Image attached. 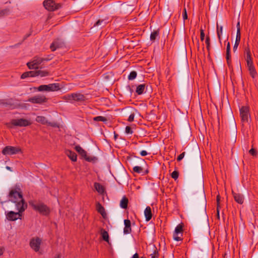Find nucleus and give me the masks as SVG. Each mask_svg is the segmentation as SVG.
<instances>
[{
	"label": "nucleus",
	"mask_w": 258,
	"mask_h": 258,
	"mask_svg": "<svg viewBox=\"0 0 258 258\" xmlns=\"http://www.w3.org/2000/svg\"><path fill=\"white\" fill-rule=\"evenodd\" d=\"M16 189H12L9 192V199L10 201L15 204L16 209L18 211L23 212L27 208V204L25 202L23 195L21 191Z\"/></svg>",
	"instance_id": "nucleus-1"
},
{
	"label": "nucleus",
	"mask_w": 258,
	"mask_h": 258,
	"mask_svg": "<svg viewBox=\"0 0 258 258\" xmlns=\"http://www.w3.org/2000/svg\"><path fill=\"white\" fill-rule=\"evenodd\" d=\"M31 122L30 120L24 118L13 119L10 122L7 123L8 128H12L14 126L25 127L30 125Z\"/></svg>",
	"instance_id": "nucleus-2"
},
{
	"label": "nucleus",
	"mask_w": 258,
	"mask_h": 258,
	"mask_svg": "<svg viewBox=\"0 0 258 258\" xmlns=\"http://www.w3.org/2000/svg\"><path fill=\"white\" fill-rule=\"evenodd\" d=\"M29 204L34 210L38 211L43 215L47 216L50 213V210L49 208L43 203H41L35 204L33 202H30Z\"/></svg>",
	"instance_id": "nucleus-3"
},
{
	"label": "nucleus",
	"mask_w": 258,
	"mask_h": 258,
	"mask_svg": "<svg viewBox=\"0 0 258 258\" xmlns=\"http://www.w3.org/2000/svg\"><path fill=\"white\" fill-rule=\"evenodd\" d=\"M51 58H42L38 56H35L33 58V60L30 62H28L27 63V66L29 69H35L37 70L38 69V65L40 64L42 62L44 61H48Z\"/></svg>",
	"instance_id": "nucleus-4"
},
{
	"label": "nucleus",
	"mask_w": 258,
	"mask_h": 258,
	"mask_svg": "<svg viewBox=\"0 0 258 258\" xmlns=\"http://www.w3.org/2000/svg\"><path fill=\"white\" fill-rule=\"evenodd\" d=\"M239 111L241 120L243 124L248 123L249 119H250L249 107L243 106L240 108Z\"/></svg>",
	"instance_id": "nucleus-5"
},
{
	"label": "nucleus",
	"mask_w": 258,
	"mask_h": 258,
	"mask_svg": "<svg viewBox=\"0 0 258 258\" xmlns=\"http://www.w3.org/2000/svg\"><path fill=\"white\" fill-rule=\"evenodd\" d=\"M43 6L49 11H54L61 7L60 4H56L53 0H45Z\"/></svg>",
	"instance_id": "nucleus-6"
},
{
	"label": "nucleus",
	"mask_w": 258,
	"mask_h": 258,
	"mask_svg": "<svg viewBox=\"0 0 258 258\" xmlns=\"http://www.w3.org/2000/svg\"><path fill=\"white\" fill-rule=\"evenodd\" d=\"M2 152L4 155H14L19 153H22V150L19 147L7 146L3 149Z\"/></svg>",
	"instance_id": "nucleus-7"
},
{
	"label": "nucleus",
	"mask_w": 258,
	"mask_h": 258,
	"mask_svg": "<svg viewBox=\"0 0 258 258\" xmlns=\"http://www.w3.org/2000/svg\"><path fill=\"white\" fill-rule=\"evenodd\" d=\"M47 100V98L44 95H37L29 98L27 101L33 104H42L46 102Z\"/></svg>",
	"instance_id": "nucleus-8"
},
{
	"label": "nucleus",
	"mask_w": 258,
	"mask_h": 258,
	"mask_svg": "<svg viewBox=\"0 0 258 258\" xmlns=\"http://www.w3.org/2000/svg\"><path fill=\"white\" fill-rule=\"evenodd\" d=\"M183 224L182 223L178 224L175 228L173 233V239L176 241H181L182 240L181 237L183 234Z\"/></svg>",
	"instance_id": "nucleus-9"
},
{
	"label": "nucleus",
	"mask_w": 258,
	"mask_h": 258,
	"mask_svg": "<svg viewBox=\"0 0 258 258\" xmlns=\"http://www.w3.org/2000/svg\"><path fill=\"white\" fill-rule=\"evenodd\" d=\"M22 213L23 212H20V211H18V212L10 211L6 214V218L10 221H16L18 219H21Z\"/></svg>",
	"instance_id": "nucleus-10"
},
{
	"label": "nucleus",
	"mask_w": 258,
	"mask_h": 258,
	"mask_svg": "<svg viewBox=\"0 0 258 258\" xmlns=\"http://www.w3.org/2000/svg\"><path fill=\"white\" fill-rule=\"evenodd\" d=\"M36 121L37 122L41 123L42 124H46L52 127H57V124L55 122H49L46 118L43 116H38L36 118Z\"/></svg>",
	"instance_id": "nucleus-11"
},
{
	"label": "nucleus",
	"mask_w": 258,
	"mask_h": 258,
	"mask_svg": "<svg viewBox=\"0 0 258 258\" xmlns=\"http://www.w3.org/2000/svg\"><path fill=\"white\" fill-rule=\"evenodd\" d=\"M41 240L37 237L36 238H32L30 242V245L31 247L34 249L36 252L38 251L40 249Z\"/></svg>",
	"instance_id": "nucleus-12"
},
{
	"label": "nucleus",
	"mask_w": 258,
	"mask_h": 258,
	"mask_svg": "<svg viewBox=\"0 0 258 258\" xmlns=\"http://www.w3.org/2000/svg\"><path fill=\"white\" fill-rule=\"evenodd\" d=\"M64 45V43L60 39H55L51 44L50 48L52 51H54L56 49L61 48Z\"/></svg>",
	"instance_id": "nucleus-13"
},
{
	"label": "nucleus",
	"mask_w": 258,
	"mask_h": 258,
	"mask_svg": "<svg viewBox=\"0 0 258 258\" xmlns=\"http://www.w3.org/2000/svg\"><path fill=\"white\" fill-rule=\"evenodd\" d=\"M201 190L203 192V209H204V213H205V217L207 218V215L206 212V195H205V191H204V182L203 180H202L201 182Z\"/></svg>",
	"instance_id": "nucleus-14"
},
{
	"label": "nucleus",
	"mask_w": 258,
	"mask_h": 258,
	"mask_svg": "<svg viewBox=\"0 0 258 258\" xmlns=\"http://www.w3.org/2000/svg\"><path fill=\"white\" fill-rule=\"evenodd\" d=\"M124 228L123 229V233L125 234H130L132 232L131 223L128 219L124 220Z\"/></svg>",
	"instance_id": "nucleus-15"
},
{
	"label": "nucleus",
	"mask_w": 258,
	"mask_h": 258,
	"mask_svg": "<svg viewBox=\"0 0 258 258\" xmlns=\"http://www.w3.org/2000/svg\"><path fill=\"white\" fill-rule=\"evenodd\" d=\"M96 210L97 212L101 215L104 219L106 218L107 214L106 213L105 209L99 202H98L96 204Z\"/></svg>",
	"instance_id": "nucleus-16"
},
{
	"label": "nucleus",
	"mask_w": 258,
	"mask_h": 258,
	"mask_svg": "<svg viewBox=\"0 0 258 258\" xmlns=\"http://www.w3.org/2000/svg\"><path fill=\"white\" fill-rule=\"evenodd\" d=\"M72 98L73 101H84L85 100V96L81 93H72Z\"/></svg>",
	"instance_id": "nucleus-17"
},
{
	"label": "nucleus",
	"mask_w": 258,
	"mask_h": 258,
	"mask_svg": "<svg viewBox=\"0 0 258 258\" xmlns=\"http://www.w3.org/2000/svg\"><path fill=\"white\" fill-rule=\"evenodd\" d=\"M232 195L234 200L238 204H242L244 202V198L242 195L234 192L232 191Z\"/></svg>",
	"instance_id": "nucleus-18"
},
{
	"label": "nucleus",
	"mask_w": 258,
	"mask_h": 258,
	"mask_svg": "<svg viewBox=\"0 0 258 258\" xmlns=\"http://www.w3.org/2000/svg\"><path fill=\"white\" fill-rule=\"evenodd\" d=\"M247 67L248 70L249 72V74H250V76L252 78H254L257 75V73L255 69L253 63H250V64H247Z\"/></svg>",
	"instance_id": "nucleus-19"
},
{
	"label": "nucleus",
	"mask_w": 258,
	"mask_h": 258,
	"mask_svg": "<svg viewBox=\"0 0 258 258\" xmlns=\"http://www.w3.org/2000/svg\"><path fill=\"white\" fill-rule=\"evenodd\" d=\"M144 214L146 221H149L152 217V213L151 211V208L149 206H147L145 211Z\"/></svg>",
	"instance_id": "nucleus-20"
},
{
	"label": "nucleus",
	"mask_w": 258,
	"mask_h": 258,
	"mask_svg": "<svg viewBox=\"0 0 258 258\" xmlns=\"http://www.w3.org/2000/svg\"><path fill=\"white\" fill-rule=\"evenodd\" d=\"M147 87L146 84L139 85L137 87L136 92L138 95H141L145 92V89H147Z\"/></svg>",
	"instance_id": "nucleus-21"
},
{
	"label": "nucleus",
	"mask_w": 258,
	"mask_h": 258,
	"mask_svg": "<svg viewBox=\"0 0 258 258\" xmlns=\"http://www.w3.org/2000/svg\"><path fill=\"white\" fill-rule=\"evenodd\" d=\"M0 104L5 106L14 107L15 104L13 102V99L10 98L7 100H2L0 101Z\"/></svg>",
	"instance_id": "nucleus-22"
},
{
	"label": "nucleus",
	"mask_w": 258,
	"mask_h": 258,
	"mask_svg": "<svg viewBox=\"0 0 258 258\" xmlns=\"http://www.w3.org/2000/svg\"><path fill=\"white\" fill-rule=\"evenodd\" d=\"M75 149L84 159L87 157V152L79 145L76 146Z\"/></svg>",
	"instance_id": "nucleus-23"
},
{
	"label": "nucleus",
	"mask_w": 258,
	"mask_h": 258,
	"mask_svg": "<svg viewBox=\"0 0 258 258\" xmlns=\"http://www.w3.org/2000/svg\"><path fill=\"white\" fill-rule=\"evenodd\" d=\"M47 87L48 92L57 91L60 89L59 85L58 83L49 84L47 85Z\"/></svg>",
	"instance_id": "nucleus-24"
},
{
	"label": "nucleus",
	"mask_w": 258,
	"mask_h": 258,
	"mask_svg": "<svg viewBox=\"0 0 258 258\" xmlns=\"http://www.w3.org/2000/svg\"><path fill=\"white\" fill-rule=\"evenodd\" d=\"M67 155L72 161L76 162L77 161V155L74 152L68 150L67 151Z\"/></svg>",
	"instance_id": "nucleus-25"
},
{
	"label": "nucleus",
	"mask_w": 258,
	"mask_h": 258,
	"mask_svg": "<svg viewBox=\"0 0 258 258\" xmlns=\"http://www.w3.org/2000/svg\"><path fill=\"white\" fill-rule=\"evenodd\" d=\"M217 34L219 42L221 44V36L223 33V26H219L218 24L217 23Z\"/></svg>",
	"instance_id": "nucleus-26"
},
{
	"label": "nucleus",
	"mask_w": 258,
	"mask_h": 258,
	"mask_svg": "<svg viewBox=\"0 0 258 258\" xmlns=\"http://www.w3.org/2000/svg\"><path fill=\"white\" fill-rule=\"evenodd\" d=\"M128 203V199L125 196H124L120 202V207L122 209H126L127 208Z\"/></svg>",
	"instance_id": "nucleus-27"
},
{
	"label": "nucleus",
	"mask_w": 258,
	"mask_h": 258,
	"mask_svg": "<svg viewBox=\"0 0 258 258\" xmlns=\"http://www.w3.org/2000/svg\"><path fill=\"white\" fill-rule=\"evenodd\" d=\"M94 186L99 194H102L104 192V188L100 183L95 182Z\"/></svg>",
	"instance_id": "nucleus-28"
},
{
	"label": "nucleus",
	"mask_w": 258,
	"mask_h": 258,
	"mask_svg": "<svg viewBox=\"0 0 258 258\" xmlns=\"http://www.w3.org/2000/svg\"><path fill=\"white\" fill-rule=\"evenodd\" d=\"M37 76L41 77H46L49 75V72L47 70H36Z\"/></svg>",
	"instance_id": "nucleus-29"
},
{
	"label": "nucleus",
	"mask_w": 258,
	"mask_h": 258,
	"mask_svg": "<svg viewBox=\"0 0 258 258\" xmlns=\"http://www.w3.org/2000/svg\"><path fill=\"white\" fill-rule=\"evenodd\" d=\"M159 35V30H155L151 32L150 35V40L154 42L157 37Z\"/></svg>",
	"instance_id": "nucleus-30"
},
{
	"label": "nucleus",
	"mask_w": 258,
	"mask_h": 258,
	"mask_svg": "<svg viewBox=\"0 0 258 258\" xmlns=\"http://www.w3.org/2000/svg\"><path fill=\"white\" fill-rule=\"evenodd\" d=\"M246 64H248L250 63H252V59L251 56L250 51L249 48H247V50H246Z\"/></svg>",
	"instance_id": "nucleus-31"
},
{
	"label": "nucleus",
	"mask_w": 258,
	"mask_h": 258,
	"mask_svg": "<svg viewBox=\"0 0 258 258\" xmlns=\"http://www.w3.org/2000/svg\"><path fill=\"white\" fill-rule=\"evenodd\" d=\"M107 24L105 20H99L94 24V26H100L101 28L104 27Z\"/></svg>",
	"instance_id": "nucleus-32"
},
{
	"label": "nucleus",
	"mask_w": 258,
	"mask_h": 258,
	"mask_svg": "<svg viewBox=\"0 0 258 258\" xmlns=\"http://www.w3.org/2000/svg\"><path fill=\"white\" fill-rule=\"evenodd\" d=\"M93 120L95 121H102L106 122L107 119L106 117L102 116H97L93 118Z\"/></svg>",
	"instance_id": "nucleus-33"
},
{
	"label": "nucleus",
	"mask_w": 258,
	"mask_h": 258,
	"mask_svg": "<svg viewBox=\"0 0 258 258\" xmlns=\"http://www.w3.org/2000/svg\"><path fill=\"white\" fill-rule=\"evenodd\" d=\"M101 235H102V239L104 241H105L106 242L109 241V235H108V232L106 231L103 230L102 231Z\"/></svg>",
	"instance_id": "nucleus-34"
},
{
	"label": "nucleus",
	"mask_w": 258,
	"mask_h": 258,
	"mask_svg": "<svg viewBox=\"0 0 258 258\" xmlns=\"http://www.w3.org/2000/svg\"><path fill=\"white\" fill-rule=\"evenodd\" d=\"M85 160L90 162H96L98 160V158L95 156H88L85 158Z\"/></svg>",
	"instance_id": "nucleus-35"
},
{
	"label": "nucleus",
	"mask_w": 258,
	"mask_h": 258,
	"mask_svg": "<svg viewBox=\"0 0 258 258\" xmlns=\"http://www.w3.org/2000/svg\"><path fill=\"white\" fill-rule=\"evenodd\" d=\"M38 91H47L48 92L47 85H42L37 88H35Z\"/></svg>",
	"instance_id": "nucleus-36"
},
{
	"label": "nucleus",
	"mask_w": 258,
	"mask_h": 258,
	"mask_svg": "<svg viewBox=\"0 0 258 258\" xmlns=\"http://www.w3.org/2000/svg\"><path fill=\"white\" fill-rule=\"evenodd\" d=\"M137 76V73L136 71H132L128 76V79L129 80H134Z\"/></svg>",
	"instance_id": "nucleus-37"
},
{
	"label": "nucleus",
	"mask_w": 258,
	"mask_h": 258,
	"mask_svg": "<svg viewBox=\"0 0 258 258\" xmlns=\"http://www.w3.org/2000/svg\"><path fill=\"white\" fill-rule=\"evenodd\" d=\"M72 93L71 94H67L62 97V99L66 100L67 102L72 103L73 102V98H72Z\"/></svg>",
	"instance_id": "nucleus-38"
},
{
	"label": "nucleus",
	"mask_w": 258,
	"mask_h": 258,
	"mask_svg": "<svg viewBox=\"0 0 258 258\" xmlns=\"http://www.w3.org/2000/svg\"><path fill=\"white\" fill-rule=\"evenodd\" d=\"M143 169L140 166H135L133 168V171L137 173H141L143 172Z\"/></svg>",
	"instance_id": "nucleus-39"
},
{
	"label": "nucleus",
	"mask_w": 258,
	"mask_h": 258,
	"mask_svg": "<svg viewBox=\"0 0 258 258\" xmlns=\"http://www.w3.org/2000/svg\"><path fill=\"white\" fill-rule=\"evenodd\" d=\"M205 43L207 45L206 46L207 49L208 51H209L210 48V38L209 36H207L206 38Z\"/></svg>",
	"instance_id": "nucleus-40"
},
{
	"label": "nucleus",
	"mask_w": 258,
	"mask_h": 258,
	"mask_svg": "<svg viewBox=\"0 0 258 258\" xmlns=\"http://www.w3.org/2000/svg\"><path fill=\"white\" fill-rule=\"evenodd\" d=\"M151 258H158L159 257V253L157 249V248L155 247V250L153 253L150 254Z\"/></svg>",
	"instance_id": "nucleus-41"
},
{
	"label": "nucleus",
	"mask_w": 258,
	"mask_h": 258,
	"mask_svg": "<svg viewBox=\"0 0 258 258\" xmlns=\"http://www.w3.org/2000/svg\"><path fill=\"white\" fill-rule=\"evenodd\" d=\"M171 175L172 178H173L174 180H176L179 176V172L177 171L174 170L172 172Z\"/></svg>",
	"instance_id": "nucleus-42"
},
{
	"label": "nucleus",
	"mask_w": 258,
	"mask_h": 258,
	"mask_svg": "<svg viewBox=\"0 0 258 258\" xmlns=\"http://www.w3.org/2000/svg\"><path fill=\"white\" fill-rule=\"evenodd\" d=\"M28 74L29 77H37L36 70L29 71Z\"/></svg>",
	"instance_id": "nucleus-43"
},
{
	"label": "nucleus",
	"mask_w": 258,
	"mask_h": 258,
	"mask_svg": "<svg viewBox=\"0 0 258 258\" xmlns=\"http://www.w3.org/2000/svg\"><path fill=\"white\" fill-rule=\"evenodd\" d=\"M240 39H241V34H240V32H239L238 30V31H237V32H236L235 41L240 42Z\"/></svg>",
	"instance_id": "nucleus-44"
},
{
	"label": "nucleus",
	"mask_w": 258,
	"mask_h": 258,
	"mask_svg": "<svg viewBox=\"0 0 258 258\" xmlns=\"http://www.w3.org/2000/svg\"><path fill=\"white\" fill-rule=\"evenodd\" d=\"M125 133L127 134H132L133 133L131 127L129 126H126L125 127Z\"/></svg>",
	"instance_id": "nucleus-45"
},
{
	"label": "nucleus",
	"mask_w": 258,
	"mask_h": 258,
	"mask_svg": "<svg viewBox=\"0 0 258 258\" xmlns=\"http://www.w3.org/2000/svg\"><path fill=\"white\" fill-rule=\"evenodd\" d=\"M249 153L250 155H251L253 156H256L257 155V152L253 148H251L249 151Z\"/></svg>",
	"instance_id": "nucleus-46"
},
{
	"label": "nucleus",
	"mask_w": 258,
	"mask_h": 258,
	"mask_svg": "<svg viewBox=\"0 0 258 258\" xmlns=\"http://www.w3.org/2000/svg\"><path fill=\"white\" fill-rule=\"evenodd\" d=\"M205 36V35L204 31V30L201 29L200 30V38H201V41H203L204 40Z\"/></svg>",
	"instance_id": "nucleus-47"
},
{
	"label": "nucleus",
	"mask_w": 258,
	"mask_h": 258,
	"mask_svg": "<svg viewBox=\"0 0 258 258\" xmlns=\"http://www.w3.org/2000/svg\"><path fill=\"white\" fill-rule=\"evenodd\" d=\"M182 17L184 20L187 19V14L186 12V9L184 8L183 13H182Z\"/></svg>",
	"instance_id": "nucleus-48"
},
{
	"label": "nucleus",
	"mask_w": 258,
	"mask_h": 258,
	"mask_svg": "<svg viewBox=\"0 0 258 258\" xmlns=\"http://www.w3.org/2000/svg\"><path fill=\"white\" fill-rule=\"evenodd\" d=\"M28 77H29L28 72H26L23 73L21 76V79H24Z\"/></svg>",
	"instance_id": "nucleus-49"
},
{
	"label": "nucleus",
	"mask_w": 258,
	"mask_h": 258,
	"mask_svg": "<svg viewBox=\"0 0 258 258\" xmlns=\"http://www.w3.org/2000/svg\"><path fill=\"white\" fill-rule=\"evenodd\" d=\"M220 196L219 195L217 196L216 197V202H217V209L220 208Z\"/></svg>",
	"instance_id": "nucleus-50"
},
{
	"label": "nucleus",
	"mask_w": 258,
	"mask_h": 258,
	"mask_svg": "<svg viewBox=\"0 0 258 258\" xmlns=\"http://www.w3.org/2000/svg\"><path fill=\"white\" fill-rule=\"evenodd\" d=\"M185 152L181 153L177 158V161H181L184 157Z\"/></svg>",
	"instance_id": "nucleus-51"
},
{
	"label": "nucleus",
	"mask_w": 258,
	"mask_h": 258,
	"mask_svg": "<svg viewBox=\"0 0 258 258\" xmlns=\"http://www.w3.org/2000/svg\"><path fill=\"white\" fill-rule=\"evenodd\" d=\"M135 115L134 113H132L128 117L127 121L129 122H132L134 121Z\"/></svg>",
	"instance_id": "nucleus-52"
},
{
	"label": "nucleus",
	"mask_w": 258,
	"mask_h": 258,
	"mask_svg": "<svg viewBox=\"0 0 258 258\" xmlns=\"http://www.w3.org/2000/svg\"><path fill=\"white\" fill-rule=\"evenodd\" d=\"M239 42H237V41H235V43H234V46H233V51H235L238 47V46L239 45Z\"/></svg>",
	"instance_id": "nucleus-53"
},
{
	"label": "nucleus",
	"mask_w": 258,
	"mask_h": 258,
	"mask_svg": "<svg viewBox=\"0 0 258 258\" xmlns=\"http://www.w3.org/2000/svg\"><path fill=\"white\" fill-rule=\"evenodd\" d=\"M226 60H229L231 58L230 52H226Z\"/></svg>",
	"instance_id": "nucleus-54"
},
{
	"label": "nucleus",
	"mask_w": 258,
	"mask_h": 258,
	"mask_svg": "<svg viewBox=\"0 0 258 258\" xmlns=\"http://www.w3.org/2000/svg\"><path fill=\"white\" fill-rule=\"evenodd\" d=\"M226 52H230V43L228 42L226 47Z\"/></svg>",
	"instance_id": "nucleus-55"
},
{
	"label": "nucleus",
	"mask_w": 258,
	"mask_h": 258,
	"mask_svg": "<svg viewBox=\"0 0 258 258\" xmlns=\"http://www.w3.org/2000/svg\"><path fill=\"white\" fill-rule=\"evenodd\" d=\"M148 154L147 152L146 151H145V150H143L141 152H140V155L142 156H146Z\"/></svg>",
	"instance_id": "nucleus-56"
},
{
	"label": "nucleus",
	"mask_w": 258,
	"mask_h": 258,
	"mask_svg": "<svg viewBox=\"0 0 258 258\" xmlns=\"http://www.w3.org/2000/svg\"><path fill=\"white\" fill-rule=\"evenodd\" d=\"M31 34H32V32H30L29 33L26 34V35L24 36V38H23V41H24V40H26L28 37H29L30 36H31Z\"/></svg>",
	"instance_id": "nucleus-57"
},
{
	"label": "nucleus",
	"mask_w": 258,
	"mask_h": 258,
	"mask_svg": "<svg viewBox=\"0 0 258 258\" xmlns=\"http://www.w3.org/2000/svg\"><path fill=\"white\" fill-rule=\"evenodd\" d=\"M237 31L240 32V22H238L236 24Z\"/></svg>",
	"instance_id": "nucleus-58"
},
{
	"label": "nucleus",
	"mask_w": 258,
	"mask_h": 258,
	"mask_svg": "<svg viewBox=\"0 0 258 258\" xmlns=\"http://www.w3.org/2000/svg\"><path fill=\"white\" fill-rule=\"evenodd\" d=\"M5 251V248L4 247H0V256L2 255Z\"/></svg>",
	"instance_id": "nucleus-59"
},
{
	"label": "nucleus",
	"mask_w": 258,
	"mask_h": 258,
	"mask_svg": "<svg viewBox=\"0 0 258 258\" xmlns=\"http://www.w3.org/2000/svg\"><path fill=\"white\" fill-rule=\"evenodd\" d=\"M227 61V64L228 66L229 67H230L231 66V58L229 59V60H226Z\"/></svg>",
	"instance_id": "nucleus-60"
},
{
	"label": "nucleus",
	"mask_w": 258,
	"mask_h": 258,
	"mask_svg": "<svg viewBox=\"0 0 258 258\" xmlns=\"http://www.w3.org/2000/svg\"><path fill=\"white\" fill-rule=\"evenodd\" d=\"M132 258H139V254L137 253H136L133 255Z\"/></svg>",
	"instance_id": "nucleus-61"
},
{
	"label": "nucleus",
	"mask_w": 258,
	"mask_h": 258,
	"mask_svg": "<svg viewBox=\"0 0 258 258\" xmlns=\"http://www.w3.org/2000/svg\"><path fill=\"white\" fill-rule=\"evenodd\" d=\"M217 216L218 219L220 218V215H219V208H217Z\"/></svg>",
	"instance_id": "nucleus-62"
},
{
	"label": "nucleus",
	"mask_w": 258,
	"mask_h": 258,
	"mask_svg": "<svg viewBox=\"0 0 258 258\" xmlns=\"http://www.w3.org/2000/svg\"><path fill=\"white\" fill-rule=\"evenodd\" d=\"M126 88L128 89V90L131 92V93H132L133 90L131 89L130 86L128 85Z\"/></svg>",
	"instance_id": "nucleus-63"
},
{
	"label": "nucleus",
	"mask_w": 258,
	"mask_h": 258,
	"mask_svg": "<svg viewBox=\"0 0 258 258\" xmlns=\"http://www.w3.org/2000/svg\"><path fill=\"white\" fill-rule=\"evenodd\" d=\"M117 137H118V135L114 132V138L115 140H116L117 139Z\"/></svg>",
	"instance_id": "nucleus-64"
}]
</instances>
